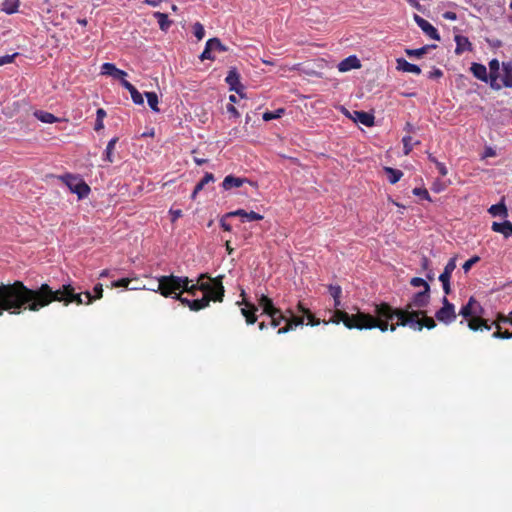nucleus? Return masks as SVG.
Here are the masks:
<instances>
[{
	"label": "nucleus",
	"mask_w": 512,
	"mask_h": 512,
	"mask_svg": "<svg viewBox=\"0 0 512 512\" xmlns=\"http://www.w3.org/2000/svg\"><path fill=\"white\" fill-rule=\"evenodd\" d=\"M18 7L19 0H4L1 9L7 14H12L17 11Z\"/></svg>",
	"instance_id": "nucleus-36"
},
{
	"label": "nucleus",
	"mask_w": 512,
	"mask_h": 512,
	"mask_svg": "<svg viewBox=\"0 0 512 512\" xmlns=\"http://www.w3.org/2000/svg\"><path fill=\"white\" fill-rule=\"evenodd\" d=\"M443 76V72L438 69V68H434L432 71L429 72L428 74V78L429 79H439Z\"/></svg>",
	"instance_id": "nucleus-57"
},
{
	"label": "nucleus",
	"mask_w": 512,
	"mask_h": 512,
	"mask_svg": "<svg viewBox=\"0 0 512 512\" xmlns=\"http://www.w3.org/2000/svg\"><path fill=\"white\" fill-rule=\"evenodd\" d=\"M492 231L502 233L504 237H508L512 235V223L510 221H504L503 223L494 222L492 224Z\"/></svg>",
	"instance_id": "nucleus-27"
},
{
	"label": "nucleus",
	"mask_w": 512,
	"mask_h": 512,
	"mask_svg": "<svg viewBox=\"0 0 512 512\" xmlns=\"http://www.w3.org/2000/svg\"><path fill=\"white\" fill-rule=\"evenodd\" d=\"M430 302V287L426 290L415 293L411 301L403 308H394L386 302L374 304V314L357 311L354 315H348L345 312L338 311L334 322L343 323L348 329L373 330L379 329L381 332H387L389 325L394 318L400 321V312L405 313H423Z\"/></svg>",
	"instance_id": "nucleus-2"
},
{
	"label": "nucleus",
	"mask_w": 512,
	"mask_h": 512,
	"mask_svg": "<svg viewBox=\"0 0 512 512\" xmlns=\"http://www.w3.org/2000/svg\"><path fill=\"white\" fill-rule=\"evenodd\" d=\"M284 114V109L280 108L274 112H266L263 115L264 121H271V119H279Z\"/></svg>",
	"instance_id": "nucleus-44"
},
{
	"label": "nucleus",
	"mask_w": 512,
	"mask_h": 512,
	"mask_svg": "<svg viewBox=\"0 0 512 512\" xmlns=\"http://www.w3.org/2000/svg\"><path fill=\"white\" fill-rule=\"evenodd\" d=\"M360 66H361V64H360L359 59L355 55H351V56H348L347 58H345L344 60H342L339 63L338 68L341 72H347L352 69H358V68H360Z\"/></svg>",
	"instance_id": "nucleus-17"
},
{
	"label": "nucleus",
	"mask_w": 512,
	"mask_h": 512,
	"mask_svg": "<svg viewBox=\"0 0 512 512\" xmlns=\"http://www.w3.org/2000/svg\"><path fill=\"white\" fill-rule=\"evenodd\" d=\"M227 217H241V218H243V221L246 220L249 222L261 221L264 219V216L257 212H254V211L246 212L244 209H237L235 211L228 212Z\"/></svg>",
	"instance_id": "nucleus-13"
},
{
	"label": "nucleus",
	"mask_w": 512,
	"mask_h": 512,
	"mask_svg": "<svg viewBox=\"0 0 512 512\" xmlns=\"http://www.w3.org/2000/svg\"><path fill=\"white\" fill-rule=\"evenodd\" d=\"M456 267V257L449 259L446 263V267H444L438 277L439 280H451L452 273L455 271Z\"/></svg>",
	"instance_id": "nucleus-26"
},
{
	"label": "nucleus",
	"mask_w": 512,
	"mask_h": 512,
	"mask_svg": "<svg viewBox=\"0 0 512 512\" xmlns=\"http://www.w3.org/2000/svg\"><path fill=\"white\" fill-rule=\"evenodd\" d=\"M442 16L444 19H448V20H452V21L457 19V14L454 11H446L445 13L442 14Z\"/></svg>",
	"instance_id": "nucleus-63"
},
{
	"label": "nucleus",
	"mask_w": 512,
	"mask_h": 512,
	"mask_svg": "<svg viewBox=\"0 0 512 512\" xmlns=\"http://www.w3.org/2000/svg\"><path fill=\"white\" fill-rule=\"evenodd\" d=\"M268 316L271 318L270 326L273 328L278 327L286 319L285 312H282L280 309H278V313H270Z\"/></svg>",
	"instance_id": "nucleus-34"
},
{
	"label": "nucleus",
	"mask_w": 512,
	"mask_h": 512,
	"mask_svg": "<svg viewBox=\"0 0 512 512\" xmlns=\"http://www.w3.org/2000/svg\"><path fill=\"white\" fill-rule=\"evenodd\" d=\"M82 293H76L72 284H63L53 289L49 284L43 283L38 288H28L20 280L12 283L0 284V316L6 312L18 315L28 310L38 312L53 302L62 303L66 307L72 303L84 305Z\"/></svg>",
	"instance_id": "nucleus-1"
},
{
	"label": "nucleus",
	"mask_w": 512,
	"mask_h": 512,
	"mask_svg": "<svg viewBox=\"0 0 512 512\" xmlns=\"http://www.w3.org/2000/svg\"><path fill=\"white\" fill-rule=\"evenodd\" d=\"M93 293H94L93 296H94L95 300L102 298L103 289H102V285L100 283L96 284L93 287Z\"/></svg>",
	"instance_id": "nucleus-55"
},
{
	"label": "nucleus",
	"mask_w": 512,
	"mask_h": 512,
	"mask_svg": "<svg viewBox=\"0 0 512 512\" xmlns=\"http://www.w3.org/2000/svg\"><path fill=\"white\" fill-rule=\"evenodd\" d=\"M479 261H480V258L478 256H473L472 258H470L463 264V266H462L463 271L468 272L472 268V266L475 265L476 263H478Z\"/></svg>",
	"instance_id": "nucleus-51"
},
{
	"label": "nucleus",
	"mask_w": 512,
	"mask_h": 512,
	"mask_svg": "<svg viewBox=\"0 0 512 512\" xmlns=\"http://www.w3.org/2000/svg\"><path fill=\"white\" fill-rule=\"evenodd\" d=\"M204 284L207 286L206 290H202L203 297L200 300H206V307L210 302L222 303L225 297V288L223 285L224 275L206 278Z\"/></svg>",
	"instance_id": "nucleus-5"
},
{
	"label": "nucleus",
	"mask_w": 512,
	"mask_h": 512,
	"mask_svg": "<svg viewBox=\"0 0 512 512\" xmlns=\"http://www.w3.org/2000/svg\"><path fill=\"white\" fill-rule=\"evenodd\" d=\"M442 283V289L444 294L449 295L451 294V283L449 280H439Z\"/></svg>",
	"instance_id": "nucleus-60"
},
{
	"label": "nucleus",
	"mask_w": 512,
	"mask_h": 512,
	"mask_svg": "<svg viewBox=\"0 0 512 512\" xmlns=\"http://www.w3.org/2000/svg\"><path fill=\"white\" fill-rule=\"evenodd\" d=\"M470 71L476 79L487 82V67L485 65L472 63Z\"/></svg>",
	"instance_id": "nucleus-22"
},
{
	"label": "nucleus",
	"mask_w": 512,
	"mask_h": 512,
	"mask_svg": "<svg viewBox=\"0 0 512 512\" xmlns=\"http://www.w3.org/2000/svg\"><path fill=\"white\" fill-rule=\"evenodd\" d=\"M229 217H227V214H225L222 219L220 220V225L221 227L223 228L224 231H232V227L229 223H227V219Z\"/></svg>",
	"instance_id": "nucleus-59"
},
{
	"label": "nucleus",
	"mask_w": 512,
	"mask_h": 512,
	"mask_svg": "<svg viewBox=\"0 0 512 512\" xmlns=\"http://www.w3.org/2000/svg\"><path fill=\"white\" fill-rule=\"evenodd\" d=\"M191 283V279L187 276H177L174 274L162 275L158 278L159 292L165 298H174V296L183 293V288Z\"/></svg>",
	"instance_id": "nucleus-4"
},
{
	"label": "nucleus",
	"mask_w": 512,
	"mask_h": 512,
	"mask_svg": "<svg viewBox=\"0 0 512 512\" xmlns=\"http://www.w3.org/2000/svg\"><path fill=\"white\" fill-rule=\"evenodd\" d=\"M257 307L253 304L245 302V307L241 308V313L245 317V321L248 325L254 324L257 322V315L255 311Z\"/></svg>",
	"instance_id": "nucleus-19"
},
{
	"label": "nucleus",
	"mask_w": 512,
	"mask_h": 512,
	"mask_svg": "<svg viewBox=\"0 0 512 512\" xmlns=\"http://www.w3.org/2000/svg\"><path fill=\"white\" fill-rule=\"evenodd\" d=\"M121 85L130 92L131 99L136 105H143V95L129 81H123Z\"/></svg>",
	"instance_id": "nucleus-20"
},
{
	"label": "nucleus",
	"mask_w": 512,
	"mask_h": 512,
	"mask_svg": "<svg viewBox=\"0 0 512 512\" xmlns=\"http://www.w3.org/2000/svg\"><path fill=\"white\" fill-rule=\"evenodd\" d=\"M467 320H468L467 325H468L469 329L472 331H478L481 329H486V330L492 329V325L487 323V320H484L483 318H481L477 315H474V316L468 318Z\"/></svg>",
	"instance_id": "nucleus-15"
},
{
	"label": "nucleus",
	"mask_w": 512,
	"mask_h": 512,
	"mask_svg": "<svg viewBox=\"0 0 512 512\" xmlns=\"http://www.w3.org/2000/svg\"><path fill=\"white\" fill-rule=\"evenodd\" d=\"M173 299L177 300L182 305H185L192 311H199L206 307V300H199V299L189 300L188 298L181 296V294L174 296Z\"/></svg>",
	"instance_id": "nucleus-14"
},
{
	"label": "nucleus",
	"mask_w": 512,
	"mask_h": 512,
	"mask_svg": "<svg viewBox=\"0 0 512 512\" xmlns=\"http://www.w3.org/2000/svg\"><path fill=\"white\" fill-rule=\"evenodd\" d=\"M214 181V176L212 173L206 172L203 178L198 182V184L195 186L194 191L192 192L191 197L194 199L198 192L202 191L204 187L208 184Z\"/></svg>",
	"instance_id": "nucleus-29"
},
{
	"label": "nucleus",
	"mask_w": 512,
	"mask_h": 512,
	"mask_svg": "<svg viewBox=\"0 0 512 512\" xmlns=\"http://www.w3.org/2000/svg\"><path fill=\"white\" fill-rule=\"evenodd\" d=\"M145 95L147 97V101H148L150 108L154 112H159V108H158L159 100H158L157 93L154 91H150V92H146Z\"/></svg>",
	"instance_id": "nucleus-38"
},
{
	"label": "nucleus",
	"mask_w": 512,
	"mask_h": 512,
	"mask_svg": "<svg viewBox=\"0 0 512 512\" xmlns=\"http://www.w3.org/2000/svg\"><path fill=\"white\" fill-rule=\"evenodd\" d=\"M130 282H131V280L129 278H121V279H118L116 281H113L112 282V287H115V288H118V287L128 288V285H129Z\"/></svg>",
	"instance_id": "nucleus-52"
},
{
	"label": "nucleus",
	"mask_w": 512,
	"mask_h": 512,
	"mask_svg": "<svg viewBox=\"0 0 512 512\" xmlns=\"http://www.w3.org/2000/svg\"><path fill=\"white\" fill-rule=\"evenodd\" d=\"M212 51H213V48H212V46H208V41H207L205 44V48L200 55V59L201 60H205V59L213 60L214 56L212 55Z\"/></svg>",
	"instance_id": "nucleus-48"
},
{
	"label": "nucleus",
	"mask_w": 512,
	"mask_h": 512,
	"mask_svg": "<svg viewBox=\"0 0 512 512\" xmlns=\"http://www.w3.org/2000/svg\"><path fill=\"white\" fill-rule=\"evenodd\" d=\"M209 278L208 273H201L198 276L196 283H189L183 288V293L187 292L189 295L195 297L198 291L206 290L207 286L204 284V279Z\"/></svg>",
	"instance_id": "nucleus-12"
},
{
	"label": "nucleus",
	"mask_w": 512,
	"mask_h": 512,
	"mask_svg": "<svg viewBox=\"0 0 512 512\" xmlns=\"http://www.w3.org/2000/svg\"><path fill=\"white\" fill-rule=\"evenodd\" d=\"M442 307L435 312V318L446 325L453 323L457 318L455 306L444 296L442 298Z\"/></svg>",
	"instance_id": "nucleus-7"
},
{
	"label": "nucleus",
	"mask_w": 512,
	"mask_h": 512,
	"mask_svg": "<svg viewBox=\"0 0 512 512\" xmlns=\"http://www.w3.org/2000/svg\"><path fill=\"white\" fill-rule=\"evenodd\" d=\"M502 71L503 77L501 85L505 87H512V63L503 62Z\"/></svg>",
	"instance_id": "nucleus-24"
},
{
	"label": "nucleus",
	"mask_w": 512,
	"mask_h": 512,
	"mask_svg": "<svg viewBox=\"0 0 512 512\" xmlns=\"http://www.w3.org/2000/svg\"><path fill=\"white\" fill-rule=\"evenodd\" d=\"M397 62V69L406 73H413L416 75L421 74V68L413 63H410L409 61H406L404 58H398L396 60Z\"/></svg>",
	"instance_id": "nucleus-18"
},
{
	"label": "nucleus",
	"mask_w": 512,
	"mask_h": 512,
	"mask_svg": "<svg viewBox=\"0 0 512 512\" xmlns=\"http://www.w3.org/2000/svg\"><path fill=\"white\" fill-rule=\"evenodd\" d=\"M259 305L262 307L265 314L278 313L277 307L274 306L273 301L266 295H262L259 299Z\"/></svg>",
	"instance_id": "nucleus-28"
},
{
	"label": "nucleus",
	"mask_w": 512,
	"mask_h": 512,
	"mask_svg": "<svg viewBox=\"0 0 512 512\" xmlns=\"http://www.w3.org/2000/svg\"><path fill=\"white\" fill-rule=\"evenodd\" d=\"M412 140L413 138L409 135H405L403 138H402V144H403V154L405 156H408L411 154V152L413 151V143H412Z\"/></svg>",
	"instance_id": "nucleus-39"
},
{
	"label": "nucleus",
	"mask_w": 512,
	"mask_h": 512,
	"mask_svg": "<svg viewBox=\"0 0 512 512\" xmlns=\"http://www.w3.org/2000/svg\"><path fill=\"white\" fill-rule=\"evenodd\" d=\"M171 222L174 223L177 219L183 216V211L181 209L170 210Z\"/></svg>",
	"instance_id": "nucleus-56"
},
{
	"label": "nucleus",
	"mask_w": 512,
	"mask_h": 512,
	"mask_svg": "<svg viewBox=\"0 0 512 512\" xmlns=\"http://www.w3.org/2000/svg\"><path fill=\"white\" fill-rule=\"evenodd\" d=\"M334 302H335L334 306L336 307V309H335V311H333V312H332V317H330V319H329L327 322H324L325 324H327V323H329V322L335 323L333 320H335V319H336V314H337V312H338V311H341V309H339V306L341 305V298L334 299ZM355 310H356V311H358V310H359V311H361V310H360L359 308H357V307H355ZM342 312H344V310H342ZM345 313H346V311H345ZM356 313H357V312H355V314H356ZM347 314H348V315H350L348 312H347ZM352 315H354V313H353Z\"/></svg>",
	"instance_id": "nucleus-43"
},
{
	"label": "nucleus",
	"mask_w": 512,
	"mask_h": 512,
	"mask_svg": "<svg viewBox=\"0 0 512 512\" xmlns=\"http://www.w3.org/2000/svg\"><path fill=\"white\" fill-rule=\"evenodd\" d=\"M297 310L298 312L303 314L304 318H307L308 325L317 326L320 324V320L316 318L315 315L310 311V309L303 305L301 302L297 305Z\"/></svg>",
	"instance_id": "nucleus-23"
},
{
	"label": "nucleus",
	"mask_w": 512,
	"mask_h": 512,
	"mask_svg": "<svg viewBox=\"0 0 512 512\" xmlns=\"http://www.w3.org/2000/svg\"><path fill=\"white\" fill-rule=\"evenodd\" d=\"M489 213L493 216L507 217V208L504 203H497L489 208Z\"/></svg>",
	"instance_id": "nucleus-35"
},
{
	"label": "nucleus",
	"mask_w": 512,
	"mask_h": 512,
	"mask_svg": "<svg viewBox=\"0 0 512 512\" xmlns=\"http://www.w3.org/2000/svg\"><path fill=\"white\" fill-rule=\"evenodd\" d=\"M493 338L495 339H502V340H510L512 339V332L505 330L502 331L501 327H498L496 331L493 334Z\"/></svg>",
	"instance_id": "nucleus-42"
},
{
	"label": "nucleus",
	"mask_w": 512,
	"mask_h": 512,
	"mask_svg": "<svg viewBox=\"0 0 512 512\" xmlns=\"http://www.w3.org/2000/svg\"><path fill=\"white\" fill-rule=\"evenodd\" d=\"M35 117L42 123H56L57 121V118L53 114L45 111H36Z\"/></svg>",
	"instance_id": "nucleus-37"
},
{
	"label": "nucleus",
	"mask_w": 512,
	"mask_h": 512,
	"mask_svg": "<svg viewBox=\"0 0 512 512\" xmlns=\"http://www.w3.org/2000/svg\"><path fill=\"white\" fill-rule=\"evenodd\" d=\"M508 319H509V315L506 316L504 314L499 313L497 315L496 320L491 325H492V327L495 326V328L498 329V327H501V323H509Z\"/></svg>",
	"instance_id": "nucleus-50"
},
{
	"label": "nucleus",
	"mask_w": 512,
	"mask_h": 512,
	"mask_svg": "<svg viewBox=\"0 0 512 512\" xmlns=\"http://www.w3.org/2000/svg\"><path fill=\"white\" fill-rule=\"evenodd\" d=\"M101 74L102 75H108L115 79L120 80L122 83L125 80V77L127 76V73L121 69H118L115 64L106 62L101 65Z\"/></svg>",
	"instance_id": "nucleus-10"
},
{
	"label": "nucleus",
	"mask_w": 512,
	"mask_h": 512,
	"mask_svg": "<svg viewBox=\"0 0 512 512\" xmlns=\"http://www.w3.org/2000/svg\"><path fill=\"white\" fill-rule=\"evenodd\" d=\"M411 285L414 287H423V290H426L427 287H430L427 281H425L421 277H413L410 281Z\"/></svg>",
	"instance_id": "nucleus-47"
},
{
	"label": "nucleus",
	"mask_w": 512,
	"mask_h": 512,
	"mask_svg": "<svg viewBox=\"0 0 512 512\" xmlns=\"http://www.w3.org/2000/svg\"><path fill=\"white\" fill-rule=\"evenodd\" d=\"M413 193L415 195H417L418 197H421L423 199H426V200H430V194L429 192L426 190V189H423V188H415L413 190Z\"/></svg>",
	"instance_id": "nucleus-53"
},
{
	"label": "nucleus",
	"mask_w": 512,
	"mask_h": 512,
	"mask_svg": "<svg viewBox=\"0 0 512 512\" xmlns=\"http://www.w3.org/2000/svg\"><path fill=\"white\" fill-rule=\"evenodd\" d=\"M59 179L68 186L71 192L76 193L80 199L88 197L90 187L79 176L68 173L59 176Z\"/></svg>",
	"instance_id": "nucleus-6"
},
{
	"label": "nucleus",
	"mask_w": 512,
	"mask_h": 512,
	"mask_svg": "<svg viewBox=\"0 0 512 512\" xmlns=\"http://www.w3.org/2000/svg\"><path fill=\"white\" fill-rule=\"evenodd\" d=\"M286 319H285V325L278 329L277 333L279 335L286 334L291 330H294L295 328L301 326L304 324V316H299L295 314V311L287 308L285 311Z\"/></svg>",
	"instance_id": "nucleus-8"
},
{
	"label": "nucleus",
	"mask_w": 512,
	"mask_h": 512,
	"mask_svg": "<svg viewBox=\"0 0 512 512\" xmlns=\"http://www.w3.org/2000/svg\"><path fill=\"white\" fill-rule=\"evenodd\" d=\"M328 291H329V294L332 297V299L341 298V296H342V288L338 285L337 286L329 285Z\"/></svg>",
	"instance_id": "nucleus-46"
},
{
	"label": "nucleus",
	"mask_w": 512,
	"mask_h": 512,
	"mask_svg": "<svg viewBox=\"0 0 512 512\" xmlns=\"http://www.w3.org/2000/svg\"><path fill=\"white\" fill-rule=\"evenodd\" d=\"M194 35L195 37L198 39V40H202L204 35H205V31H204V27L201 23L197 22L194 24Z\"/></svg>",
	"instance_id": "nucleus-49"
},
{
	"label": "nucleus",
	"mask_w": 512,
	"mask_h": 512,
	"mask_svg": "<svg viewBox=\"0 0 512 512\" xmlns=\"http://www.w3.org/2000/svg\"><path fill=\"white\" fill-rule=\"evenodd\" d=\"M83 295L85 296L86 299L84 301V305H91L95 300L94 296L89 291L84 292Z\"/></svg>",
	"instance_id": "nucleus-62"
},
{
	"label": "nucleus",
	"mask_w": 512,
	"mask_h": 512,
	"mask_svg": "<svg viewBox=\"0 0 512 512\" xmlns=\"http://www.w3.org/2000/svg\"><path fill=\"white\" fill-rule=\"evenodd\" d=\"M415 21L427 36L436 41L440 40L438 31L429 21H427L418 14L415 15Z\"/></svg>",
	"instance_id": "nucleus-9"
},
{
	"label": "nucleus",
	"mask_w": 512,
	"mask_h": 512,
	"mask_svg": "<svg viewBox=\"0 0 512 512\" xmlns=\"http://www.w3.org/2000/svg\"><path fill=\"white\" fill-rule=\"evenodd\" d=\"M153 15L157 19L160 29L162 31H167L172 24V21L169 20L168 15L160 11H155Z\"/></svg>",
	"instance_id": "nucleus-31"
},
{
	"label": "nucleus",
	"mask_w": 512,
	"mask_h": 512,
	"mask_svg": "<svg viewBox=\"0 0 512 512\" xmlns=\"http://www.w3.org/2000/svg\"><path fill=\"white\" fill-rule=\"evenodd\" d=\"M436 168L438 169L439 174L443 176H447V166L442 162H436Z\"/></svg>",
	"instance_id": "nucleus-61"
},
{
	"label": "nucleus",
	"mask_w": 512,
	"mask_h": 512,
	"mask_svg": "<svg viewBox=\"0 0 512 512\" xmlns=\"http://www.w3.org/2000/svg\"><path fill=\"white\" fill-rule=\"evenodd\" d=\"M18 55V53H13L11 55L0 56V66L5 64L12 63L14 58Z\"/></svg>",
	"instance_id": "nucleus-54"
},
{
	"label": "nucleus",
	"mask_w": 512,
	"mask_h": 512,
	"mask_svg": "<svg viewBox=\"0 0 512 512\" xmlns=\"http://www.w3.org/2000/svg\"><path fill=\"white\" fill-rule=\"evenodd\" d=\"M421 267L424 271H428V269H430V261L429 259L426 257V256H423L422 257V260H421Z\"/></svg>",
	"instance_id": "nucleus-64"
},
{
	"label": "nucleus",
	"mask_w": 512,
	"mask_h": 512,
	"mask_svg": "<svg viewBox=\"0 0 512 512\" xmlns=\"http://www.w3.org/2000/svg\"><path fill=\"white\" fill-rule=\"evenodd\" d=\"M489 68H490V71H494V72H499L500 70V62L498 59H492L490 62H489Z\"/></svg>",
	"instance_id": "nucleus-58"
},
{
	"label": "nucleus",
	"mask_w": 512,
	"mask_h": 512,
	"mask_svg": "<svg viewBox=\"0 0 512 512\" xmlns=\"http://www.w3.org/2000/svg\"><path fill=\"white\" fill-rule=\"evenodd\" d=\"M384 170H385V172L388 175L389 183L392 184V185L396 184L401 179V177L403 176L402 171L399 170V169H395V168H392V167H385Z\"/></svg>",
	"instance_id": "nucleus-32"
},
{
	"label": "nucleus",
	"mask_w": 512,
	"mask_h": 512,
	"mask_svg": "<svg viewBox=\"0 0 512 512\" xmlns=\"http://www.w3.org/2000/svg\"><path fill=\"white\" fill-rule=\"evenodd\" d=\"M246 182L245 178L235 177L233 175H228L225 177L222 186L224 190H231L233 188H239Z\"/></svg>",
	"instance_id": "nucleus-21"
},
{
	"label": "nucleus",
	"mask_w": 512,
	"mask_h": 512,
	"mask_svg": "<svg viewBox=\"0 0 512 512\" xmlns=\"http://www.w3.org/2000/svg\"><path fill=\"white\" fill-rule=\"evenodd\" d=\"M428 49H429V46H423L422 48H417V49H406L405 53L408 56L421 57L427 52Z\"/></svg>",
	"instance_id": "nucleus-45"
},
{
	"label": "nucleus",
	"mask_w": 512,
	"mask_h": 512,
	"mask_svg": "<svg viewBox=\"0 0 512 512\" xmlns=\"http://www.w3.org/2000/svg\"><path fill=\"white\" fill-rule=\"evenodd\" d=\"M408 326L414 331H422L423 328H427L429 330L435 328L436 323L432 317L426 315V311L423 313H405L400 312V321L396 323L391 322L389 325V331L395 332L397 327Z\"/></svg>",
	"instance_id": "nucleus-3"
},
{
	"label": "nucleus",
	"mask_w": 512,
	"mask_h": 512,
	"mask_svg": "<svg viewBox=\"0 0 512 512\" xmlns=\"http://www.w3.org/2000/svg\"><path fill=\"white\" fill-rule=\"evenodd\" d=\"M226 83L230 86L231 90H234L240 96H243L242 90L244 89V86L242 83H240V75L237 72L236 68H232L229 70L228 75L226 77Z\"/></svg>",
	"instance_id": "nucleus-11"
},
{
	"label": "nucleus",
	"mask_w": 512,
	"mask_h": 512,
	"mask_svg": "<svg viewBox=\"0 0 512 512\" xmlns=\"http://www.w3.org/2000/svg\"><path fill=\"white\" fill-rule=\"evenodd\" d=\"M499 72L490 71L488 74V81H490V85L495 90H500L502 85L498 82Z\"/></svg>",
	"instance_id": "nucleus-40"
},
{
	"label": "nucleus",
	"mask_w": 512,
	"mask_h": 512,
	"mask_svg": "<svg viewBox=\"0 0 512 512\" xmlns=\"http://www.w3.org/2000/svg\"><path fill=\"white\" fill-rule=\"evenodd\" d=\"M455 42H456V54H461L464 51L468 50L470 51L472 49V44L469 42L468 38L461 35L455 36Z\"/></svg>",
	"instance_id": "nucleus-25"
},
{
	"label": "nucleus",
	"mask_w": 512,
	"mask_h": 512,
	"mask_svg": "<svg viewBox=\"0 0 512 512\" xmlns=\"http://www.w3.org/2000/svg\"><path fill=\"white\" fill-rule=\"evenodd\" d=\"M353 120L355 123H361L367 127H371L375 124V116L364 111H354Z\"/></svg>",
	"instance_id": "nucleus-16"
},
{
	"label": "nucleus",
	"mask_w": 512,
	"mask_h": 512,
	"mask_svg": "<svg viewBox=\"0 0 512 512\" xmlns=\"http://www.w3.org/2000/svg\"><path fill=\"white\" fill-rule=\"evenodd\" d=\"M118 140V137H114L109 141L106 151H104V160L110 163L114 162V150Z\"/></svg>",
	"instance_id": "nucleus-33"
},
{
	"label": "nucleus",
	"mask_w": 512,
	"mask_h": 512,
	"mask_svg": "<svg viewBox=\"0 0 512 512\" xmlns=\"http://www.w3.org/2000/svg\"><path fill=\"white\" fill-rule=\"evenodd\" d=\"M208 47H212L213 50H218L221 52L228 51V48L222 44L220 40L217 38H212L208 40Z\"/></svg>",
	"instance_id": "nucleus-41"
},
{
	"label": "nucleus",
	"mask_w": 512,
	"mask_h": 512,
	"mask_svg": "<svg viewBox=\"0 0 512 512\" xmlns=\"http://www.w3.org/2000/svg\"><path fill=\"white\" fill-rule=\"evenodd\" d=\"M474 305H476V301L473 297H471L468 303L465 306L461 307L459 314L462 315L465 319H468L476 315Z\"/></svg>",
	"instance_id": "nucleus-30"
}]
</instances>
